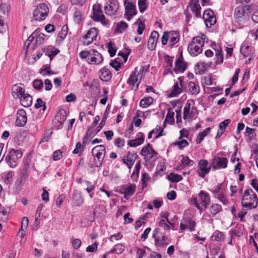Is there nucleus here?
Here are the masks:
<instances>
[{"instance_id":"61","label":"nucleus","mask_w":258,"mask_h":258,"mask_svg":"<svg viewBox=\"0 0 258 258\" xmlns=\"http://www.w3.org/2000/svg\"><path fill=\"white\" fill-rule=\"evenodd\" d=\"M98 248V243L97 242H95L92 245H89L86 248V251L88 252H95L97 250Z\"/></svg>"},{"instance_id":"17","label":"nucleus","mask_w":258,"mask_h":258,"mask_svg":"<svg viewBox=\"0 0 258 258\" xmlns=\"http://www.w3.org/2000/svg\"><path fill=\"white\" fill-rule=\"evenodd\" d=\"M141 154L145 157V159L150 160L152 158L156 156L157 153L152 148L151 145L148 143L146 147L142 148Z\"/></svg>"},{"instance_id":"14","label":"nucleus","mask_w":258,"mask_h":258,"mask_svg":"<svg viewBox=\"0 0 258 258\" xmlns=\"http://www.w3.org/2000/svg\"><path fill=\"white\" fill-rule=\"evenodd\" d=\"M66 118V111L63 109L59 110L53 120L54 125L57 127H60L63 124Z\"/></svg>"},{"instance_id":"5","label":"nucleus","mask_w":258,"mask_h":258,"mask_svg":"<svg viewBox=\"0 0 258 258\" xmlns=\"http://www.w3.org/2000/svg\"><path fill=\"white\" fill-rule=\"evenodd\" d=\"M144 68H142L139 72H137V68L132 72L127 81V84L130 86L131 89L137 90L139 88V84L142 78V74Z\"/></svg>"},{"instance_id":"24","label":"nucleus","mask_w":258,"mask_h":258,"mask_svg":"<svg viewBox=\"0 0 258 258\" xmlns=\"http://www.w3.org/2000/svg\"><path fill=\"white\" fill-rule=\"evenodd\" d=\"M189 7L195 16L200 18L201 17V7L199 4V0H190Z\"/></svg>"},{"instance_id":"59","label":"nucleus","mask_w":258,"mask_h":258,"mask_svg":"<svg viewBox=\"0 0 258 258\" xmlns=\"http://www.w3.org/2000/svg\"><path fill=\"white\" fill-rule=\"evenodd\" d=\"M35 107L36 108H39L41 107H43V110H44L46 108L45 106V103L40 98H38L37 99L36 103L35 104Z\"/></svg>"},{"instance_id":"13","label":"nucleus","mask_w":258,"mask_h":258,"mask_svg":"<svg viewBox=\"0 0 258 258\" xmlns=\"http://www.w3.org/2000/svg\"><path fill=\"white\" fill-rule=\"evenodd\" d=\"M124 16L127 20L130 21L137 14L136 5L131 2L124 3Z\"/></svg>"},{"instance_id":"10","label":"nucleus","mask_w":258,"mask_h":258,"mask_svg":"<svg viewBox=\"0 0 258 258\" xmlns=\"http://www.w3.org/2000/svg\"><path fill=\"white\" fill-rule=\"evenodd\" d=\"M203 19L207 27L210 28L216 22V19L211 9L206 10L203 14Z\"/></svg>"},{"instance_id":"33","label":"nucleus","mask_w":258,"mask_h":258,"mask_svg":"<svg viewBox=\"0 0 258 258\" xmlns=\"http://www.w3.org/2000/svg\"><path fill=\"white\" fill-rule=\"evenodd\" d=\"M188 87L189 91L192 95H197L200 92V87L192 82L188 84Z\"/></svg>"},{"instance_id":"18","label":"nucleus","mask_w":258,"mask_h":258,"mask_svg":"<svg viewBox=\"0 0 258 258\" xmlns=\"http://www.w3.org/2000/svg\"><path fill=\"white\" fill-rule=\"evenodd\" d=\"M186 69V63L183 61V56L181 54L176 60L173 71L176 74L179 72L183 73Z\"/></svg>"},{"instance_id":"56","label":"nucleus","mask_w":258,"mask_h":258,"mask_svg":"<svg viewBox=\"0 0 258 258\" xmlns=\"http://www.w3.org/2000/svg\"><path fill=\"white\" fill-rule=\"evenodd\" d=\"M166 220L161 219L159 222V226L162 227L165 230H169L170 226L167 224Z\"/></svg>"},{"instance_id":"9","label":"nucleus","mask_w":258,"mask_h":258,"mask_svg":"<svg viewBox=\"0 0 258 258\" xmlns=\"http://www.w3.org/2000/svg\"><path fill=\"white\" fill-rule=\"evenodd\" d=\"M98 29L95 27L91 28L83 37L82 42L84 45H88L96 40Z\"/></svg>"},{"instance_id":"30","label":"nucleus","mask_w":258,"mask_h":258,"mask_svg":"<svg viewBox=\"0 0 258 258\" xmlns=\"http://www.w3.org/2000/svg\"><path fill=\"white\" fill-rule=\"evenodd\" d=\"M20 103L24 107H29L32 103V98L31 96L27 93L24 94L20 97Z\"/></svg>"},{"instance_id":"60","label":"nucleus","mask_w":258,"mask_h":258,"mask_svg":"<svg viewBox=\"0 0 258 258\" xmlns=\"http://www.w3.org/2000/svg\"><path fill=\"white\" fill-rule=\"evenodd\" d=\"M190 110V103H186L184 107L183 110V118L185 119L188 114H189Z\"/></svg>"},{"instance_id":"46","label":"nucleus","mask_w":258,"mask_h":258,"mask_svg":"<svg viewBox=\"0 0 258 258\" xmlns=\"http://www.w3.org/2000/svg\"><path fill=\"white\" fill-rule=\"evenodd\" d=\"M109 113V108L107 107L103 113V116L101 121L99 125V127H100V128H102L105 125V121L108 116Z\"/></svg>"},{"instance_id":"37","label":"nucleus","mask_w":258,"mask_h":258,"mask_svg":"<svg viewBox=\"0 0 258 258\" xmlns=\"http://www.w3.org/2000/svg\"><path fill=\"white\" fill-rule=\"evenodd\" d=\"M153 102V99L151 97H148L142 99L140 102L142 107L146 108L151 104Z\"/></svg>"},{"instance_id":"49","label":"nucleus","mask_w":258,"mask_h":258,"mask_svg":"<svg viewBox=\"0 0 258 258\" xmlns=\"http://www.w3.org/2000/svg\"><path fill=\"white\" fill-rule=\"evenodd\" d=\"M127 28V24L124 21H121L117 24V27L116 28L117 31L121 33L122 31L125 30Z\"/></svg>"},{"instance_id":"39","label":"nucleus","mask_w":258,"mask_h":258,"mask_svg":"<svg viewBox=\"0 0 258 258\" xmlns=\"http://www.w3.org/2000/svg\"><path fill=\"white\" fill-rule=\"evenodd\" d=\"M222 208L220 205L218 204H213L210 208V213L213 215H216L219 213Z\"/></svg>"},{"instance_id":"35","label":"nucleus","mask_w":258,"mask_h":258,"mask_svg":"<svg viewBox=\"0 0 258 258\" xmlns=\"http://www.w3.org/2000/svg\"><path fill=\"white\" fill-rule=\"evenodd\" d=\"M211 131L210 127H207L204 131L200 133L196 139L197 144H199L204 139V138L210 133Z\"/></svg>"},{"instance_id":"64","label":"nucleus","mask_w":258,"mask_h":258,"mask_svg":"<svg viewBox=\"0 0 258 258\" xmlns=\"http://www.w3.org/2000/svg\"><path fill=\"white\" fill-rule=\"evenodd\" d=\"M62 152L60 150H58L54 151L53 153V159L54 161L60 160L62 157Z\"/></svg>"},{"instance_id":"11","label":"nucleus","mask_w":258,"mask_h":258,"mask_svg":"<svg viewBox=\"0 0 258 258\" xmlns=\"http://www.w3.org/2000/svg\"><path fill=\"white\" fill-rule=\"evenodd\" d=\"M228 160L224 157H215L212 159V166L215 170L225 168L227 166Z\"/></svg>"},{"instance_id":"44","label":"nucleus","mask_w":258,"mask_h":258,"mask_svg":"<svg viewBox=\"0 0 258 258\" xmlns=\"http://www.w3.org/2000/svg\"><path fill=\"white\" fill-rule=\"evenodd\" d=\"M45 35L43 33H40L39 35H37L35 42V46L34 47V49H35L36 46L40 45L44 42L45 40Z\"/></svg>"},{"instance_id":"2","label":"nucleus","mask_w":258,"mask_h":258,"mask_svg":"<svg viewBox=\"0 0 258 258\" xmlns=\"http://www.w3.org/2000/svg\"><path fill=\"white\" fill-rule=\"evenodd\" d=\"M257 203L256 195L252 189L244 190L241 200V205L243 208L246 210L254 209L257 207Z\"/></svg>"},{"instance_id":"58","label":"nucleus","mask_w":258,"mask_h":258,"mask_svg":"<svg viewBox=\"0 0 258 258\" xmlns=\"http://www.w3.org/2000/svg\"><path fill=\"white\" fill-rule=\"evenodd\" d=\"M230 121V119H227L220 122L219 124V129L225 131V128L228 125Z\"/></svg>"},{"instance_id":"4","label":"nucleus","mask_w":258,"mask_h":258,"mask_svg":"<svg viewBox=\"0 0 258 258\" xmlns=\"http://www.w3.org/2000/svg\"><path fill=\"white\" fill-rule=\"evenodd\" d=\"M197 36L194 37L188 46L187 50L189 53L192 56H196L203 51L204 45V37Z\"/></svg>"},{"instance_id":"34","label":"nucleus","mask_w":258,"mask_h":258,"mask_svg":"<svg viewBox=\"0 0 258 258\" xmlns=\"http://www.w3.org/2000/svg\"><path fill=\"white\" fill-rule=\"evenodd\" d=\"M72 200L73 204L76 206H81L83 202V200L81 196V194L78 192H75L73 194Z\"/></svg>"},{"instance_id":"31","label":"nucleus","mask_w":258,"mask_h":258,"mask_svg":"<svg viewBox=\"0 0 258 258\" xmlns=\"http://www.w3.org/2000/svg\"><path fill=\"white\" fill-rule=\"evenodd\" d=\"M99 77L103 81H107L111 78L110 71L106 68L100 70L99 72Z\"/></svg>"},{"instance_id":"8","label":"nucleus","mask_w":258,"mask_h":258,"mask_svg":"<svg viewBox=\"0 0 258 258\" xmlns=\"http://www.w3.org/2000/svg\"><path fill=\"white\" fill-rule=\"evenodd\" d=\"M210 191L214 195V197L219 200L224 205H227L228 203L227 199L225 196V188L223 183L219 184Z\"/></svg>"},{"instance_id":"7","label":"nucleus","mask_w":258,"mask_h":258,"mask_svg":"<svg viewBox=\"0 0 258 258\" xmlns=\"http://www.w3.org/2000/svg\"><path fill=\"white\" fill-rule=\"evenodd\" d=\"M49 13V9L45 3L36 6L33 11V17L37 21L44 20Z\"/></svg>"},{"instance_id":"3","label":"nucleus","mask_w":258,"mask_h":258,"mask_svg":"<svg viewBox=\"0 0 258 258\" xmlns=\"http://www.w3.org/2000/svg\"><path fill=\"white\" fill-rule=\"evenodd\" d=\"M211 202L210 197L209 194L204 190H201L198 195V197L191 200V203L202 212L203 207L204 209L207 208Z\"/></svg>"},{"instance_id":"27","label":"nucleus","mask_w":258,"mask_h":258,"mask_svg":"<svg viewBox=\"0 0 258 258\" xmlns=\"http://www.w3.org/2000/svg\"><path fill=\"white\" fill-rule=\"evenodd\" d=\"M136 159V156L134 154L128 152L127 155L123 159V162L129 169H131L134 165Z\"/></svg>"},{"instance_id":"54","label":"nucleus","mask_w":258,"mask_h":258,"mask_svg":"<svg viewBox=\"0 0 258 258\" xmlns=\"http://www.w3.org/2000/svg\"><path fill=\"white\" fill-rule=\"evenodd\" d=\"M174 112L173 111L169 110L166 115V120L170 123H172L174 121Z\"/></svg>"},{"instance_id":"50","label":"nucleus","mask_w":258,"mask_h":258,"mask_svg":"<svg viewBox=\"0 0 258 258\" xmlns=\"http://www.w3.org/2000/svg\"><path fill=\"white\" fill-rule=\"evenodd\" d=\"M213 240L220 241L224 239V234L222 232H217L216 234L212 236Z\"/></svg>"},{"instance_id":"21","label":"nucleus","mask_w":258,"mask_h":258,"mask_svg":"<svg viewBox=\"0 0 258 258\" xmlns=\"http://www.w3.org/2000/svg\"><path fill=\"white\" fill-rule=\"evenodd\" d=\"M92 153L97 159L103 160L105 153V147L103 145L97 146L93 148Z\"/></svg>"},{"instance_id":"55","label":"nucleus","mask_w":258,"mask_h":258,"mask_svg":"<svg viewBox=\"0 0 258 258\" xmlns=\"http://www.w3.org/2000/svg\"><path fill=\"white\" fill-rule=\"evenodd\" d=\"M138 6L140 12L143 13L147 8L146 1L139 0Z\"/></svg>"},{"instance_id":"32","label":"nucleus","mask_w":258,"mask_h":258,"mask_svg":"<svg viewBox=\"0 0 258 258\" xmlns=\"http://www.w3.org/2000/svg\"><path fill=\"white\" fill-rule=\"evenodd\" d=\"M136 189V186L135 184H131L130 186L125 188L124 191V198L128 200L129 198L132 196Z\"/></svg>"},{"instance_id":"52","label":"nucleus","mask_w":258,"mask_h":258,"mask_svg":"<svg viewBox=\"0 0 258 258\" xmlns=\"http://www.w3.org/2000/svg\"><path fill=\"white\" fill-rule=\"evenodd\" d=\"M165 62L167 63V66H166V70H170L172 68L173 57L167 55L165 56Z\"/></svg>"},{"instance_id":"23","label":"nucleus","mask_w":258,"mask_h":258,"mask_svg":"<svg viewBox=\"0 0 258 258\" xmlns=\"http://www.w3.org/2000/svg\"><path fill=\"white\" fill-rule=\"evenodd\" d=\"M158 37L159 34L157 31H154L151 33L148 42V47L150 50L155 49Z\"/></svg>"},{"instance_id":"1","label":"nucleus","mask_w":258,"mask_h":258,"mask_svg":"<svg viewBox=\"0 0 258 258\" xmlns=\"http://www.w3.org/2000/svg\"><path fill=\"white\" fill-rule=\"evenodd\" d=\"M239 3L242 5L235 8L234 19L239 25H243L249 20L252 13V6L251 5H243L242 1H240Z\"/></svg>"},{"instance_id":"22","label":"nucleus","mask_w":258,"mask_h":258,"mask_svg":"<svg viewBox=\"0 0 258 258\" xmlns=\"http://www.w3.org/2000/svg\"><path fill=\"white\" fill-rule=\"evenodd\" d=\"M25 91L24 86L22 84L14 85L12 87V94L15 97H22V96L25 94Z\"/></svg>"},{"instance_id":"15","label":"nucleus","mask_w":258,"mask_h":258,"mask_svg":"<svg viewBox=\"0 0 258 258\" xmlns=\"http://www.w3.org/2000/svg\"><path fill=\"white\" fill-rule=\"evenodd\" d=\"M199 169L198 170V174L200 176L204 177L207 174L210 170L211 167L207 160H201L198 163Z\"/></svg>"},{"instance_id":"47","label":"nucleus","mask_w":258,"mask_h":258,"mask_svg":"<svg viewBox=\"0 0 258 258\" xmlns=\"http://www.w3.org/2000/svg\"><path fill=\"white\" fill-rule=\"evenodd\" d=\"M168 179L172 182H178L182 180V177L180 175H177L171 173L168 175Z\"/></svg>"},{"instance_id":"48","label":"nucleus","mask_w":258,"mask_h":258,"mask_svg":"<svg viewBox=\"0 0 258 258\" xmlns=\"http://www.w3.org/2000/svg\"><path fill=\"white\" fill-rule=\"evenodd\" d=\"M186 223L187 228H188L190 231H192L195 230L196 226V222L191 219H187L185 220Z\"/></svg>"},{"instance_id":"28","label":"nucleus","mask_w":258,"mask_h":258,"mask_svg":"<svg viewBox=\"0 0 258 258\" xmlns=\"http://www.w3.org/2000/svg\"><path fill=\"white\" fill-rule=\"evenodd\" d=\"M155 245L157 246H162L167 245L169 243V240L165 234L159 235L158 237L154 239Z\"/></svg>"},{"instance_id":"51","label":"nucleus","mask_w":258,"mask_h":258,"mask_svg":"<svg viewBox=\"0 0 258 258\" xmlns=\"http://www.w3.org/2000/svg\"><path fill=\"white\" fill-rule=\"evenodd\" d=\"M174 144L175 145H177L180 149H182L183 148L188 146L189 143L186 140L183 139L180 141L174 143Z\"/></svg>"},{"instance_id":"62","label":"nucleus","mask_w":258,"mask_h":258,"mask_svg":"<svg viewBox=\"0 0 258 258\" xmlns=\"http://www.w3.org/2000/svg\"><path fill=\"white\" fill-rule=\"evenodd\" d=\"M10 154L12 155H14V157L16 158L17 160L22 157V153L20 150H15L13 149L11 151Z\"/></svg>"},{"instance_id":"57","label":"nucleus","mask_w":258,"mask_h":258,"mask_svg":"<svg viewBox=\"0 0 258 258\" xmlns=\"http://www.w3.org/2000/svg\"><path fill=\"white\" fill-rule=\"evenodd\" d=\"M83 150V148L82 147L81 143L78 142L76 144L75 149L73 151V153L74 154H79V155H81Z\"/></svg>"},{"instance_id":"63","label":"nucleus","mask_w":258,"mask_h":258,"mask_svg":"<svg viewBox=\"0 0 258 258\" xmlns=\"http://www.w3.org/2000/svg\"><path fill=\"white\" fill-rule=\"evenodd\" d=\"M14 175V172L13 171L9 172L6 175V177L5 179V182L6 184L10 183L12 181L13 177Z\"/></svg>"},{"instance_id":"16","label":"nucleus","mask_w":258,"mask_h":258,"mask_svg":"<svg viewBox=\"0 0 258 258\" xmlns=\"http://www.w3.org/2000/svg\"><path fill=\"white\" fill-rule=\"evenodd\" d=\"M118 9V3L116 0L109 1V4L104 6V11L106 15L111 16L115 14Z\"/></svg>"},{"instance_id":"19","label":"nucleus","mask_w":258,"mask_h":258,"mask_svg":"<svg viewBox=\"0 0 258 258\" xmlns=\"http://www.w3.org/2000/svg\"><path fill=\"white\" fill-rule=\"evenodd\" d=\"M27 120L26 112L23 109H20L17 112V117L16 125L18 126H24Z\"/></svg>"},{"instance_id":"40","label":"nucleus","mask_w":258,"mask_h":258,"mask_svg":"<svg viewBox=\"0 0 258 258\" xmlns=\"http://www.w3.org/2000/svg\"><path fill=\"white\" fill-rule=\"evenodd\" d=\"M124 246L120 243L116 244L114 247L108 253H115L117 254L121 253L124 250Z\"/></svg>"},{"instance_id":"26","label":"nucleus","mask_w":258,"mask_h":258,"mask_svg":"<svg viewBox=\"0 0 258 258\" xmlns=\"http://www.w3.org/2000/svg\"><path fill=\"white\" fill-rule=\"evenodd\" d=\"M137 138L134 140H129L127 144L130 147H136L144 143L145 136L142 133H139Z\"/></svg>"},{"instance_id":"42","label":"nucleus","mask_w":258,"mask_h":258,"mask_svg":"<svg viewBox=\"0 0 258 258\" xmlns=\"http://www.w3.org/2000/svg\"><path fill=\"white\" fill-rule=\"evenodd\" d=\"M150 251V249L147 247H145L144 248H138L137 249V253L138 258H143Z\"/></svg>"},{"instance_id":"38","label":"nucleus","mask_w":258,"mask_h":258,"mask_svg":"<svg viewBox=\"0 0 258 258\" xmlns=\"http://www.w3.org/2000/svg\"><path fill=\"white\" fill-rule=\"evenodd\" d=\"M6 160L11 168H14L16 166V160L17 159L14 157V155H12L11 154L6 156Z\"/></svg>"},{"instance_id":"12","label":"nucleus","mask_w":258,"mask_h":258,"mask_svg":"<svg viewBox=\"0 0 258 258\" xmlns=\"http://www.w3.org/2000/svg\"><path fill=\"white\" fill-rule=\"evenodd\" d=\"M103 58L101 54L95 49L90 50V56L88 62L90 64H99L102 62Z\"/></svg>"},{"instance_id":"20","label":"nucleus","mask_w":258,"mask_h":258,"mask_svg":"<svg viewBox=\"0 0 258 258\" xmlns=\"http://www.w3.org/2000/svg\"><path fill=\"white\" fill-rule=\"evenodd\" d=\"M181 164L175 167V170L180 171L187 167H190L193 165L194 161L189 158L187 156L182 155Z\"/></svg>"},{"instance_id":"53","label":"nucleus","mask_w":258,"mask_h":258,"mask_svg":"<svg viewBox=\"0 0 258 258\" xmlns=\"http://www.w3.org/2000/svg\"><path fill=\"white\" fill-rule=\"evenodd\" d=\"M33 86L35 89L40 90L43 86V83L41 80H35L33 83Z\"/></svg>"},{"instance_id":"43","label":"nucleus","mask_w":258,"mask_h":258,"mask_svg":"<svg viewBox=\"0 0 258 258\" xmlns=\"http://www.w3.org/2000/svg\"><path fill=\"white\" fill-rule=\"evenodd\" d=\"M83 183L84 184L85 189L86 190L88 193H90L94 190V184H93L92 182L87 180H84L83 181Z\"/></svg>"},{"instance_id":"25","label":"nucleus","mask_w":258,"mask_h":258,"mask_svg":"<svg viewBox=\"0 0 258 258\" xmlns=\"http://www.w3.org/2000/svg\"><path fill=\"white\" fill-rule=\"evenodd\" d=\"M169 39V46L172 47L175 44L177 43L179 40V35L178 32L171 31L168 32Z\"/></svg>"},{"instance_id":"45","label":"nucleus","mask_w":258,"mask_h":258,"mask_svg":"<svg viewBox=\"0 0 258 258\" xmlns=\"http://www.w3.org/2000/svg\"><path fill=\"white\" fill-rule=\"evenodd\" d=\"M211 62H206L205 61H201L198 63L197 67L199 68L201 67V71L205 72L207 69L211 67Z\"/></svg>"},{"instance_id":"41","label":"nucleus","mask_w":258,"mask_h":258,"mask_svg":"<svg viewBox=\"0 0 258 258\" xmlns=\"http://www.w3.org/2000/svg\"><path fill=\"white\" fill-rule=\"evenodd\" d=\"M134 25H138L137 33L139 35L143 34V31L145 29V24L140 19H138L136 22L134 24Z\"/></svg>"},{"instance_id":"36","label":"nucleus","mask_w":258,"mask_h":258,"mask_svg":"<svg viewBox=\"0 0 258 258\" xmlns=\"http://www.w3.org/2000/svg\"><path fill=\"white\" fill-rule=\"evenodd\" d=\"M215 50V62L216 64H221L223 61V55L222 50L220 49Z\"/></svg>"},{"instance_id":"29","label":"nucleus","mask_w":258,"mask_h":258,"mask_svg":"<svg viewBox=\"0 0 258 258\" xmlns=\"http://www.w3.org/2000/svg\"><path fill=\"white\" fill-rule=\"evenodd\" d=\"M178 81L179 84L177 82L174 85L173 89L170 93L171 97H176L182 92L181 88L182 87L183 79L180 77L178 78Z\"/></svg>"},{"instance_id":"6","label":"nucleus","mask_w":258,"mask_h":258,"mask_svg":"<svg viewBox=\"0 0 258 258\" xmlns=\"http://www.w3.org/2000/svg\"><path fill=\"white\" fill-rule=\"evenodd\" d=\"M92 18L95 21L100 22L103 25H106L108 24V21L105 19L103 14L101 5L99 3H96L93 5Z\"/></svg>"}]
</instances>
